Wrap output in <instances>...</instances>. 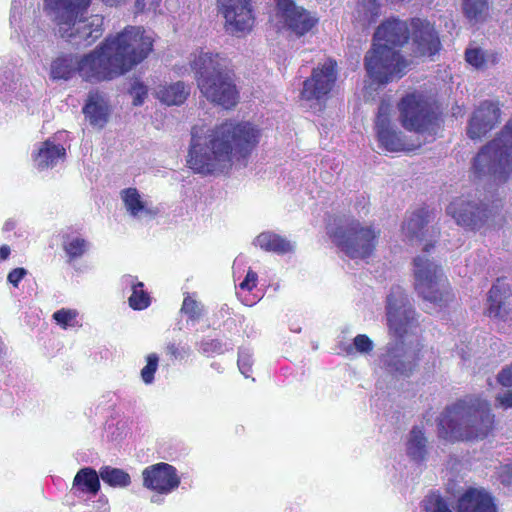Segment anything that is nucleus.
<instances>
[{"label":"nucleus","instance_id":"nucleus-1","mask_svg":"<svg viewBox=\"0 0 512 512\" xmlns=\"http://www.w3.org/2000/svg\"><path fill=\"white\" fill-rule=\"evenodd\" d=\"M259 137L260 131L249 122L226 121L213 129L193 126L187 163L198 174L222 171L233 159L245 160Z\"/></svg>","mask_w":512,"mask_h":512},{"label":"nucleus","instance_id":"nucleus-2","mask_svg":"<svg viewBox=\"0 0 512 512\" xmlns=\"http://www.w3.org/2000/svg\"><path fill=\"white\" fill-rule=\"evenodd\" d=\"M147 34H110L92 51L80 56L78 75L90 84L114 80L141 63L151 52Z\"/></svg>","mask_w":512,"mask_h":512},{"label":"nucleus","instance_id":"nucleus-3","mask_svg":"<svg viewBox=\"0 0 512 512\" xmlns=\"http://www.w3.org/2000/svg\"><path fill=\"white\" fill-rule=\"evenodd\" d=\"M438 34H374L373 46L365 56L368 75L379 84L403 77L411 56H433L440 49Z\"/></svg>","mask_w":512,"mask_h":512},{"label":"nucleus","instance_id":"nucleus-4","mask_svg":"<svg viewBox=\"0 0 512 512\" xmlns=\"http://www.w3.org/2000/svg\"><path fill=\"white\" fill-rule=\"evenodd\" d=\"M494 415L486 400L463 399L446 408L438 422L439 433L448 440L485 438L493 428Z\"/></svg>","mask_w":512,"mask_h":512},{"label":"nucleus","instance_id":"nucleus-5","mask_svg":"<svg viewBox=\"0 0 512 512\" xmlns=\"http://www.w3.org/2000/svg\"><path fill=\"white\" fill-rule=\"evenodd\" d=\"M201 94L225 109L236 106L239 92L229 67V60L219 53L201 52L190 61Z\"/></svg>","mask_w":512,"mask_h":512},{"label":"nucleus","instance_id":"nucleus-6","mask_svg":"<svg viewBox=\"0 0 512 512\" xmlns=\"http://www.w3.org/2000/svg\"><path fill=\"white\" fill-rule=\"evenodd\" d=\"M473 169L479 178L489 176L495 181H506L512 172V119L505 124L498 137L478 152Z\"/></svg>","mask_w":512,"mask_h":512},{"label":"nucleus","instance_id":"nucleus-7","mask_svg":"<svg viewBox=\"0 0 512 512\" xmlns=\"http://www.w3.org/2000/svg\"><path fill=\"white\" fill-rule=\"evenodd\" d=\"M431 247L426 244L424 254L414 259L415 287L424 300L441 307L452 300L453 294L441 267L426 255Z\"/></svg>","mask_w":512,"mask_h":512},{"label":"nucleus","instance_id":"nucleus-8","mask_svg":"<svg viewBox=\"0 0 512 512\" xmlns=\"http://www.w3.org/2000/svg\"><path fill=\"white\" fill-rule=\"evenodd\" d=\"M386 319L390 334L395 338L417 339L418 314L406 291L392 286L386 298Z\"/></svg>","mask_w":512,"mask_h":512},{"label":"nucleus","instance_id":"nucleus-9","mask_svg":"<svg viewBox=\"0 0 512 512\" xmlns=\"http://www.w3.org/2000/svg\"><path fill=\"white\" fill-rule=\"evenodd\" d=\"M421 348L418 339L395 338L384 347L379 367L395 378L410 377L418 366Z\"/></svg>","mask_w":512,"mask_h":512},{"label":"nucleus","instance_id":"nucleus-10","mask_svg":"<svg viewBox=\"0 0 512 512\" xmlns=\"http://www.w3.org/2000/svg\"><path fill=\"white\" fill-rule=\"evenodd\" d=\"M499 203H487L476 196L467 195L454 199L447 207V213L464 228L476 230L493 220L500 211Z\"/></svg>","mask_w":512,"mask_h":512},{"label":"nucleus","instance_id":"nucleus-11","mask_svg":"<svg viewBox=\"0 0 512 512\" xmlns=\"http://www.w3.org/2000/svg\"><path fill=\"white\" fill-rule=\"evenodd\" d=\"M337 62L328 59L312 70L310 77L303 81L300 101L306 107L321 111L337 79Z\"/></svg>","mask_w":512,"mask_h":512},{"label":"nucleus","instance_id":"nucleus-12","mask_svg":"<svg viewBox=\"0 0 512 512\" xmlns=\"http://www.w3.org/2000/svg\"><path fill=\"white\" fill-rule=\"evenodd\" d=\"M402 126L419 134L431 133L437 121V113L429 100L420 93L403 97L398 104Z\"/></svg>","mask_w":512,"mask_h":512},{"label":"nucleus","instance_id":"nucleus-13","mask_svg":"<svg viewBox=\"0 0 512 512\" xmlns=\"http://www.w3.org/2000/svg\"><path fill=\"white\" fill-rule=\"evenodd\" d=\"M92 0H43V10L59 26L71 29L85 19Z\"/></svg>","mask_w":512,"mask_h":512},{"label":"nucleus","instance_id":"nucleus-14","mask_svg":"<svg viewBox=\"0 0 512 512\" xmlns=\"http://www.w3.org/2000/svg\"><path fill=\"white\" fill-rule=\"evenodd\" d=\"M220 13L225 19V27L232 32H250L255 17L252 0H217Z\"/></svg>","mask_w":512,"mask_h":512},{"label":"nucleus","instance_id":"nucleus-15","mask_svg":"<svg viewBox=\"0 0 512 512\" xmlns=\"http://www.w3.org/2000/svg\"><path fill=\"white\" fill-rule=\"evenodd\" d=\"M144 487L159 494H168L180 484V478L174 466L160 462L145 468L142 472Z\"/></svg>","mask_w":512,"mask_h":512},{"label":"nucleus","instance_id":"nucleus-16","mask_svg":"<svg viewBox=\"0 0 512 512\" xmlns=\"http://www.w3.org/2000/svg\"><path fill=\"white\" fill-rule=\"evenodd\" d=\"M276 14L293 32H309L318 19L294 0H275Z\"/></svg>","mask_w":512,"mask_h":512},{"label":"nucleus","instance_id":"nucleus-17","mask_svg":"<svg viewBox=\"0 0 512 512\" xmlns=\"http://www.w3.org/2000/svg\"><path fill=\"white\" fill-rule=\"evenodd\" d=\"M500 109L490 101H484L473 112L468 124L467 135L470 139H480L493 129L499 121Z\"/></svg>","mask_w":512,"mask_h":512},{"label":"nucleus","instance_id":"nucleus-18","mask_svg":"<svg viewBox=\"0 0 512 512\" xmlns=\"http://www.w3.org/2000/svg\"><path fill=\"white\" fill-rule=\"evenodd\" d=\"M327 234L342 258H352V219L349 215H334L327 224Z\"/></svg>","mask_w":512,"mask_h":512},{"label":"nucleus","instance_id":"nucleus-19","mask_svg":"<svg viewBox=\"0 0 512 512\" xmlns=\"http://www.w3.org/2000/svg\"><path fill=\"white\" fill-rule=\"evenodd\" d=\"M457 512H497V506L484 488L471 487L458 498Z\"/></svg>","mask_w":512,"mask_h":512},{"label":"nucleus","instance_id":"nucleus-20","mask_svg":"<svg viewBox=\"0 0 512 512\" xmlns=\"http://www.w3.org/2000/svg\"><path fill=\"white\" fill-rule=\"evenodd\" d=\"M83 114L91 126L103 128L109 119V104L103 93L91 90L83 106Z\"/></svg>","mask_w":512,"mask_h":512},{"label":"nucleus","instance_id":"nucleus-21","mask_svg":"<svg viewBox=\"0 0 512 512\" xmlns=\"http://www.w3.org/2000/svg\"><path fill=\"white\" fill-rule=\"evenodd\" d=\"M510 297L508 284L501 279H497L493 284L488 295V315L491 318L506 321L510 312V304L507 299Z\"/></svg>","mask_w":512,"mask_h":512},{"label":"nucleus","instance_id":"nucleus-22","mask_svg":"<svg viewBox=\"0 0 512 512\" xmlns=\"http://www.w3.org/2000/svg\"><path fill=\"white\" fill-rule=\"evenodd\" d=\"M380 232L372 226H360L354 223V259L369 258L377 245Z\"/></svg>","mask_w":512,"mask_h":512},{"label":"nucleus","instance_id":"nucleus-23","mask_svg":"<svg viewBox=\"0 0 512 512\" xmlns=\"http://www.w3.org/2000/svg\"><path fill=\"white\" fill-rule=\"evenodd\" d=\"M430 222L429 211L425 208L414 211L403 222L402 231L410 241L420 242L426 239L427 225Z\"/></svg>","mask_w":512,"mask_h":512},{"label":"nucleus","instance_id":"nucleus-24","mask_svg":"<svg viewBox=\"0 0 512 512\" xmlns=\"http://www.w3.org/2000/svg\"><path fill=\"white\" fill-rule=\"evenodd\" d=\"M190 95V86L183 81L171 84H161L154 89V96L167 106H179Z\"/></svg>","mask_w":512,"mask_h":512},{"label":"nucleus","instance_id":"nucleus-25","mask_svg":"<svg viewBox=\"0 0 512 512\" xmlns=\"http://www.w3.org/2000/svg\"><path fill=\"white\" fill-rule=\"evenodd\" d=\"M375 32H434V29L425 19L416 17L408 22L391 17L383 21Z\"/></svg>","mask_w":512,"mask_h":512},{"label":"nucleus","instance_id":"nucleus-26","mask_svg":"<svg viewBox=\"0 0 512 512\" xmlns=\"http://www.w3.org/2000/svg\"><path fill=\"white\" fill-rule=\"evenodd\" d=\"M254 243L264 251L273 252L278 255L291 253L295 249V244L293 242L270 231L260 233L256 237Z\"/></svg>","mask_w":512,"mask_h":512},{"label":"nucleus","instance_id":"nucleus-27","mask_svg":"<svg viewBox=\"0 0 512 512\" xmlns=\"http://www.w3.org/2000/svg\"><path fill=\"white\" fill-rule=\"evenodd\" d=\"M79 58L76 55L65 54L57 57L51 63L50 76L53 80H70L78 74Z\"/></svg>","mask_w":512,"mask_h":512},{"label":"nucleus","instance_id":"nucleus-28","mask_svg":"<svg viewBox=\"0 0 512 512\" xmlns=\"http://www.w3.org/2000/svg\"><path fill=\"white\" fill-rule=\"evenodd\" d=\"M100 475L92 467H84L80 469L74 477L73 489L96 495L100 490Z\"/></svg>","mask_w":512,"mask_h":512},{"label":"nucleus","instance_id":"nucleus-29","mask_svg":"<svg viewBox=\"0 0 512 512\" xmlns=\"http://www.w3.org/2000/svg\"><path fill=\"white\" fill-rule=\"evenodd\" d=\"M65 154V148L62 145L45 141L38 151L35 162L41 169L53 167L65 157Z\"/></svg>","mask_w":512,"mask_h":512},{"label":"nucleus","instance_id":"nucleus-30","mask_svg":"<svg viewBox=\"0 0 512 512\" xmlns=\"http://www.w3.org/2000/svg\"><path fill=\"white\" fill-rule=\"evenodd\" d=\"M121 198L127 211L133 217H139L141 214L153 217L157 213L154 209L146 207L136 188H126L122 190Z\"/></svg>","mask_w":512,"mask_h":512},{"label":"nucleus","instance_id":"nucleus-31","mask_svg":"<svg viewBox=\"0 0 512 512\" xmlns=\"http://www.w3.org/2000/svg\"><path fill=\"white\" fill-rule=\"evenodd\" d=\"M379 123V131H377L378 140L387 151L398 152L408 149L401 132L392 129L391 126H383L382 119Z\"/></svg>","mask_w":512,"mask_h":512},{"label":"nucleus","instance_id":"nucleus-32","mask_svg":"<svg viewBox=\"0 0 512 512\" xmlns=\"http://www.w3.org/2000/svg\"><path fill=\"white\" fill-rule=\"evenodd\" d=\"M123 283L131 286L132 294L128 299L129 305L134 310H143L150 305V297L144 291V284L136 282L131 275H126L122 279Z\"/></svg>","mask_w":512,"mask_h":512},{"label":"nucleus","instance_id":"nucleus-33","mask_svg":"<svg viewBox=\"0 0 512 512\" xmlns=\"http://www.w3.org/2000/svg\"><path fill=\"white\" fill-rule=\"evenodd\" d=\"M62 248L68 257L67 262L71 264L89 251L90 243L82 237L66 234L63 236Z\"/></svg>","mask_w":512,"mask_h":512},{"label":"nucleus","instance_id":"nucleus-34","mask_svg":"<svg viewBox=\"0 0 512 512\" xmlns=\"http://www.w3.org/2000/svg\"><path fill=\"white\" fill-rule=\"evenodd\" d=\"M426 438L423 432L414 427L410 433L407 441V454L416 461H421L426 455Z\"/></svg>","mask_w":512,"mask_h":512},{"label":"nucleus","instance_id":"nucleus-35","mask_svg":"<svg viewBox=\"0 0 512 512\" xmlns=\"http://www.w3.org/2000/svg\"><path fill=\"white\" fill-rule=\"evenodd\" d=\"M100 478L112 487H127L131 483L130 475L122 469L103 466L99 470Z\"/></svg>","mask_w":512,"mask_h":512},{"label":"nucleus","instance_id":"nucleus-36","mask_svg":"<svg viewBox=\"0 0 512 512\" xmlns=\"http://www.w3.org/2000/svg\"><path fill=\"white\" fill-rule=\"evenodd\" d=\"M465 17L470 21H483L489 13L488 0H462Z\"/></svg>","mask_w":512,"mask_h":512},{"label":"nucleus","instance_id":"nucleus-37","mask_svg":"<svg viewBox=\"0 0 512 512\" xmlns=\"http://www.w3.org/2000/svg\"><path fill=\"white\" fill-rule=\"evenodd\" d=\"M381 4L379 0H361L358 3L359 16H363L369 23L375 22L380 15Z\"/></svg>","mask_w":512,"mask_h":512},{"label":"nucleus","instance_id":"nucleus-38","mask_svg":"<svg viewBox=\"0 0 512 512\" xmlns=\"http://www.w3.org/2000/svg\"><path fill=\"white\" fill-rule=\"evenodd\" d=\"M424 512H453L439 495L430 494L423 500Z\"/></svg>","mask_w":512,"mask_h":512},{"label":"nucleus","instance_id":"nucleus-39","mask_svg":"<svg viewBox=\"0 0 512 512\" xmlns=\"http://www.w3.org/2000/svg\"><path fill=\"white\" fill-rule=\"evenodd\" d=\"M181 312L186 314L188 316L189 320L196 322L202 316L203 307L199 302L192 299L190 296H187L184 298V301H183V304L181 307Z\"/></svg>","mask_w":512,"mask_h":512},{"label":"nucleus","instance_id":"nucleus-40","mask_svg":"<svg viewBox=\"0 0 512 512\" xmlns=\"http://www.w3.org/2000/svg\"><path fill=\"white\" fill-rule=\"evenodd\" d=\"M146 361V365L141 370V378L145 384H152L158 368L159 357L156 353H151L146 357Z\"/></svg>","mask_w":512,"mask_h":512},{"label":"nucleus","instance_id":"nucleus-41","mask_svg":"<svg viewBox=\"0 0 512 512\" xmlns=\"http://www.w3.org/2000/svg\"><path fill=\"white\" fill-rule=\"evenodd\" d=\"M466 61L477 69H482L486 62L485 52L478 47H469L465 51Z\"/></svg>","mask_w":512,"mask_h":512},{"label":"nucleus","instance_id":"nucleus-42","mask_svg":"<svg viewBox=\"0 0 512 512\" xmlns=\"http://www.w3.org/2000/svg\"><path fill=\"white\" fill-rule=\"evenodd\" d=\"M337 354L350 355L352 352V336L349 327L344 328L337 338V343L334 348Z\"/></svg>","mask_w":512,"mask_h":512},{"label":"nucleus","instance_id":"nucleus-43","mask_svg":"<svg viewBox=\"0 0 512 512\" xmlns=\"http://www.w3.org/2000/svg\"><path fill=\"white\" fill-rule=\"evenodd\" d=\"M238 368L239 371L244 375V377L249 378L252 369V353L247 348H240L238 352Z\"/></svg>","mask_w":512,"mask_h":512},{"label":"nucleus","instance_id":"nucleus-44","mask_svg":"<svg viewBox=\"0 0 512 512\" xmlns=\"http://www.w3.org/2000/svg\"><path fill=\"white\" fill-rule=\"evenodd\" d=\"M77 314L75 310L62 308L53 314V319L58 325L67 328L68 326H73V321L76 319Z\"/></svg>","mask_w":512,"mask_h":512},{"label":"nucleus","instance_id":"nucleus-45","mask_svg":"<svg viewBox=\"0 0 512 512\" xmlns=\"http://www.w3.org/2000/svg\"><path fill=\"white\" fill-rule=\"evenodd\" d=\"M130 94L133 97V105L141 106L148 94L147 86L141 81H134L130 88Z\"/></svg>","mask_w":512,"mask_h":512},{"label":"nucleus","instance_id":"nucleus-46","mask_svg":"<svg viewBox=\"0 0 512 512\" xmlns=\"http://www.w3.org/2000/svg\"><path fill=\"white\" fill-rule=\"evenodd\" d=\"M374 348L373 341L365 334H359L354 337V350L359 353H370Z\"/></svg>","mask_w":512,"mask_h":512},{"label":"nucleus","instance_id":"nucleus-47","mask_svg":"<svg viewBox=\"0 0 512 512\" xmlns=\"http://www.w3.org/2000/svg\"><path fill=\"white\" fill-rule=\"evenodd\" d=\"M224 346L225 345L218 339L203 340L200 344V351L204 354H222L226 349Z\"/></svg>","mask_w":512,"mask_h":512},{"label":"nucleus","instance_id":"nucleus-48","mask_svg":"<svg viewBox=\"0 0 512 512\" xmlns=\"http://www.w3.org/2000/svg\"><path fill=\"white\" fill-rule=\"evenodd\" d=\"M497 380L502 386L512 387V364L500 371Z\"/></svg>","mask_w":512,"mask_h":512},{"label":"nucleus","instance_id":"nucleus-49","mask_svg":"<svg viewBox=\"0 0 512 512\" xmlns=\"http://www.w3.org/2000/svg\"><path fill=\"white\" fill-rule=\"evenodd\" d=\"M26 274H27L26 269H24V268H15L11 272H9V274L7 276V280L14 287H17L19 282L24 278V276Z\"/></svg>","mask_w":512,"mask_h":512},{"label":"nucleus","instance_id":"nucleus-50","mask_svg":"<svg viewBox=\"0 0 512 512\" xmlns=\"http://www.w3.org/2000/svg\"><path fill=\"white\" fill-rule=\"evenodd\" d=\"M257 274L249 270L246 274L244 280L239 284L240 289L242 290H252L256 286Z\"/></svg>","mask_w":512,"mask_h":512},{"label":"nucleus","instance_id":"nucleus-51","mask_svg":"<svg viewBox=\"0 0 512 512\" xmlns=\"http://www.w3.org/2000/svg\"><path fill=\"white\" fill-rule=\"evenodd\" d=\"M497 405L503 408L512 407V391L499 393L496 397Z\"/></svg>","mask_w":512,"mask_h":512},{"label":"nucleus","instance_id":"nucleus-52","mask_svg":"<svg viewBox=\"0 0 512 512\" xmlns=\"http://www.w3.org/2000/svg\"><path fill=\"white\" fill-rule=\"evenodd\" d=\"M383 120V126L385 127H389L390 126V121H389V117H388V107L385 106V105H381L378 109V115H377V119H376V130L379 131V122L380 120Z\"/></svg>","mask_w":512,"mask_h":512},{"label":"nucleus","instance_id":"nucleus-53","mask_svg":"<svg viewBox=\"0 0 512 512\" xmlns=\"http://www.w3.org/2000/svg\"><path fill=\"white\" fill-rule=\"evenodd\" d=\"M166 351L169 355H171L174 358H183V355L181 354L180 349L175 343H169L166 347Z\"/></svg>","mask_w":512,"mask_h":512},{"label":"nucleus","instance_id":"nucleus-54","mask_svg":"<svg viewBox=\"0 0 512 512\" xmlns=\"http://www.w3.org/2000/svg\"><path fill=\"white\" fill-rule=\"evenodd\" d=\"M10 255V247L8 245H2L0 247V260H6Z\"/></svg>","mask_w":512,"mask_h":512},{"label":"nucleus","instance_id":"nucleus-55","mask_svg":"<svg viewBox=\"0 0 512 512\" xmlns=\"http://www.w3.org/2000/svg\"><path fill=\"white\" fill-rule=\"evenodd\" d=\"M145 0H136L135 8L136 13H141L145 11Z\"/></svg>","mask_w":512,"mask_h":512},{"label":"nucleus","instance_id":"nucleus-56","mask_svg":"<svg viewBox=\"0 0 512 512\" xmlns=\"http://www.w3.org/2000/svg\"><path fill=\"white\" fill-rule=\"evenodd\" d=\"M84 35L85 34H74V33L67 34V36H68L67 41L69 43L74 44V42H76L77 39H82Z\"/></svg>","mask_w":512,"mask_h":512},{"label":"nucleus","instance_id":"nucleus-57","mask_svg":"<svg viewBox=\"0 0 512 512\" xmlns=\"http://www.w3.org/2000/svg\"><path fill=\"white\" fill-rule=\"evenodd\" d=\"M358 204L362 207V210H364V214H367L366 205L368 204V199L362 195L361 199L359 200Z\"/></svg>","mask_w":512,"mask_h":512},{"label":"nucleus","instance_id":"nucleus-58","mask_svg":"<svg viewBox=\"0 0 512 512\" xmlns=\"http://www.w3.org/2000/svg\"><path fill=\"white\" fill-rule=\"evenodd\" d=\"M15 227V222L13 220H7L3 226L4 231H11Z\"/></svg>","mask_w":512,"mask_h":512},{"label":"nucleus","instance_id":"nucleus-59","mask_svg":"<svg viewBox=\"0 0 512 512\" xmlns=\"http://www.w3.org/2000/svg\"><path fill=\"white\" fill-rule=\"evenodd\" d=\"M121 32H125V33H128V32H141L140 28H135L133 26H127L125 27ZM142 32H144V30H142Z\"/></svg>","mask_w":512,"mask_h":512},{"label":"nucleus","instance_id":"nucleus-60","mask_svg":"<svg viewBox=\"0 0 512 512\" xmlns=\"http://www.w3.org/2000/svg\"><path fill=\"white\" fill-rule=\"evenodd\" d=\"M108 6H117L122 0H102Z\"/></svg>","mask_w":512,"mask_h":512},{"label":"nucleus","instance_id":"nucleus-61","mask_svg":"<svg viewBox=\"0 0 512 512\" xmlns=\"http://www.w3.org/2000/svg\"><path fill=\"white\" fill-rule=\"evenodd\" d=\"M95 20H96L97 22H100V24H97V26H98V27H101L103 19H102V18H98V17H96V19H95ZM99 30H103V29H102V28H99V29L97 28V29H95L93 32H99Z\"/></svg>","mask_w":512,"mask_h":512},{"label":"nucleus","instance_id":"nucleus-62","mask_svg":"<svg viewBox=\"0 0 512 512\" xmlns=\"http://www.w3.org/2000/svg\"><path fill=\"white\" fill-rule=\"evenodd\" d=\"M162 501V499L159 497V496H152L151 498V502L153 503H160Z\"/></svg>","mask_w":512,"mask_h":512},{"label":"nucleus","instance_id":"nucleus-63","mask_svg":"<svg viewBox=\"0 0 512 512\" xmlns=\"http://www.w3.org/2000/svg\"><path fill=\"white\" fill-rule=\"evenodd\" d=\"M295 35H296L297 37H301V36H303L304 34L299 33V34H295Z\"/></svg>","mask_w":512,"mask_h":512},{"label":"nucleus","instance_id":"nucleus-64","mask_svg":"<svg viewBox=\"0 0 512 512\" xmlns=\"http://www.w3.org/2000/svg\"><path fill=\"white\" fill-rule=\"evenodd\" d=\"M317 348H318L317 344L313 345V349H317Z\"/></svg>","mask_w":512,"mask_h":512}]
</instances>
